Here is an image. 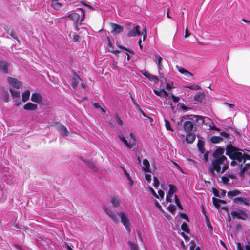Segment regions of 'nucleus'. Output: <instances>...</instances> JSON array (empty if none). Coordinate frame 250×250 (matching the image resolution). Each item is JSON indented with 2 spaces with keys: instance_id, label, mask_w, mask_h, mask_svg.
<instances>
[{
  "instance_id": "obj_47",
  "label": "nucleus",
  "mask_w": 250,
  "mask_h": 250,
  "mask_svg": "<svg viewBox=\"0 0 250 250\" xmlns=\"http://www.w3.org/2000/svg\"><path fill=\"white\" fill-rule=\"evenodd\" d=\"M141 73L144 76L147 78V79H149V77H150L151 74H150L148 72L146 71L145 70L141 71Z\"/></svg>"
},
{
  "instance_id": "obj_18",
  "label": "nucleus",
  "mask_w": 250,
  "mask_h": 250,
  "mask_svg": "<svg viewBox=\"0 0 250 250\" xmlns=\"http://www.w3.org/2000/svg\"><path fill=\"white\" fill-rule=\"evenodd\" d=\"M81 81L80 77L74 73V76L72 80V86L74 89H76L78 86L80 81Z\"/></svg>"
},
{
  "instance_id": "obj_64",
  "label": "nucleus",
  "mask_w": 250,
  "mask_h": 250,
  "mask_svg": "<svg viewBox=\"0 0 250 250\" xmlns=\"http://www.w3.org/2000/svg\"><path fill=\"white\" fill-rule=\"evenodd\" d=\"M21 104V102L19 100H15L14 101V105L15 106H19Z\"/></svg>"
},
{
  "instance_id": "obj_26",
  "label": "nucleus",
  "mask_w": 250,
  "mask_h": 250,
  "mask_svg": "<svg viewBox=\"0 0 250 250\" xmlns=\"http://www.w3.org/2000/svg\"><path fill=\"white\" fill-rule=\"evenodd\" d=\"M1 98L6 103H8L9 102V94L8 91L5 90L2 91Z\"/></svg>"
},
{
  "instance_id": "obj_35",
  "label": "nucleus",
  "mask_w": 250,
  "mask_h": 250,
  "mask_svg": "<svg viewBox=\"0 0 250 250\" xmlns=\"http://www.w3.org/2000/svg\"><path fill=\"white\" fill-rule=\"evenodd\" d=\"M205 221H206V225H207V227L208 228V229L212 231L213 229V227L211 225V224L210 221V217H208L207 215H206L205 216Z\"/></svg>"
},
{
  "instance_id": "obj_30",
  "label": "nucleus",
  "mask_w": 250,
  "mask_h": 250,
  "mask_svg": "<svg viewBox=\"0 0 250 250\" xmlns=\"http://www.w3.org/2000/svg\"><path fill=\"white\" fill-rule=\"evenodd\" d=\"M121 168L123 169L124 174L125 175L126 177L127 180L130 182V185L131 186H132L133 184V181L132 180V178L131 176H130L129 173L127 172V171L126 170L125 168L124 167H123L122 166H120Z\"/></svg>"
},
{
  "instance_id": "obj_45",
  "label": "nucleus",
  "mask_w": 250,
  "mask_h": 250,
  "mask_svg": "<svg viewBox=\"0 0 250 250\" xmlns=\"http://www.w3.org/2000/svg\"><path fill=\"white\" fill-rule=\"evenodd\" d=\"M170 97L173 102L175 103H178L180 100V97L176 96L173 94H171Z\"/></svg>"
},
{
  "instance_id": "obj_17",
  "label": "nucleus",
  "mask_w": 250,
  "mask_h": 250,
  "mask_svg": "<svg viewBox=\"0 0 250 250\" xmlns=\"http://www.w3.org/2000/svg\"><path fill=\"white\" fill-rule=\"evenodd\" d=\"M196 138L195 134L192 132H188L186 136V141L188 144H192Z\"/></svg>"
},
{
  "instance_id": "obj_1",
  "label": "nucleus",
  "mask_w": 250,
  "mask_h": 250,
  "mask_svg": "<svg viewBox=\"0 0 250 250\" xmlns=\"http://www.w3.org/2000/svg\"><path fill=\"white\" fill-rule=\"evenodd\" d=\"M226 154L231 159H234L239 163H241L240 166L241 167L247 160H250V155L246 154L241 149L232 146H227Z\"/></svg>"
},
{
  "instance_id": "obj_61",
  "label": "nucleus",
  "mask_w": 250,
  "mask_h": 250,
  "mask_svg": "<svg viewBox=\"0 0 250 250\" xmlns=\"http://www.w3.org/2000/svg\"><path fill=\"white\" fill-rule=\"evenodd\" d=\"M153 92L157 96H161L162 90L161 91H158V90L154 89Z\"/></svg>"
},
{
  "instance_id": "obj_62",
  "label": "nucleus",
  "mask_w": 250,
  "mask_h": 250,
  "mask_svg": "<svg viewBox=\"0 0 250 250\" xmlns=\"http://www.w3.org/2000/svg\"><path fill=\"white\" fill-rule=\"evenodd\" d=\"M154 203H155V206H156V207L158 209H162V207H161V206L160 205V204L159 203V202H158L157 201L155 200V201Z\"/></svg>"
},
{
  "instance_id": "obj_4",
  "label": "nucleus",
  "mask_w": 250,
  "mask_h": 250,
  "mask_svg": "<svg viewBox=\"0 0 250 250\" xmlns=\"http://www.w3.org/2000/svg\"><path fill=\"white\" fill-rule=\"evenodd\" d=\"M8 83L12 86V88L19 89L22 86V83L17 79L8 77L7 78Z\"/></svg>"
},
{
  "instance_id": "obj_49",
  "label": "nucleus",
  "mask_w": 250,
  "mask_h": 250,
  "mask_svg": "<svg viewBox=\"0 0 250 250\" xmlns=\"http://www.w3.org/2000/svg\"><path fill=\"white\" fill-rule=\"evenodd\" d=\"M221 137H223L224 138L228 139L229 137V134L225 131H222L220 133Z\"/></svg>"
},
{
  "instance_id": "obj_15",
  "label": "nucleus",
  "mask_w": 250,
  "mask_h": 250,
  "mask_svg": "<svg viewBox=\"0 0 250 250\" xmlns=\"http://www.w3.org/2000/svg\"><path fill=\"white\" fill-rule=\"evenodd\" d=\"M84 162V166L86 167L91 169L93 171L96 172L97 170V167H95L94 164L92 162L88 160H84L82 159Z\"/></svg>"
},
{
  "instance_id": "obj_2",
  "label": "nucleus",
  "mask_w": 250,
  "mask_h": 250,
  "mask_svg": "<svg viewBox=\"0 0 250 250\" xmlns=\"http://www.w3.org/2000/svg\"><path fill=\"white\" fill-rule=\"evenodd\" d=\"M229 163L227 157H223L222 158H213L211 161L208 171L211 175H215L217 173H224L229 168Z\"/></svg>"
},
{
  "instance_id": "obj_29",
  "label": "nucleus",
  "mask_w": 250,
  "mask_h": 250,
  "mask_svg": "<svg viewBox=\"0 0 250 250\" xmlns=\"http://www.w3.org/2000/svg\"><path fill=\"white\" fill-rule=\"evenodd\" d=\"M9 63H0V70L4 74H8V68Z\"/></svg>"
},
{
  "instance_id": "obj_37",
  "label": "nucleus",
  "mask_w": 250,
  "mask_h": 250,
  "mask_svg": "<svg viewBox=\"0 0 250 250\" xmlns=\"http://www.w3.org/2000/svg\"><path fill=\"white\" fill-rule=\"evenodd\" d=\"M226 175H223L221 178L222 182L225 184H228L229 182V179Z\"/></svg>"
},
{
  "instance_id": "obj_38",
  "label": "nucleus",
  "mask_w": 250,
  "mask_h": 250,
  "mask_svg": "<svg viewBox=\"0 0 250 250\" xmlns=\"http://www.w3.org/2000/svg\"><path fill=\"white\" fill-rule=\"evenodd\" d=\"M122 142L125 144V145L127 147L128 149H131L133 147V145L132 144L127 141L125 139Z\"/></svg>"
},
{
  "instance_id": "obj_55",
  "label": "nucleus",
  "mask_w": 250,
  "mask_h": 250,
  "mask_svg": "<svg viewBox=\"0 0 250 250\" xmlns=\"http://www.w3.org/2000/svg\"><path fill=\"white\" fill-rule=\"evenodd\" d=\"M180 108L184 111H188L189 109V108L186 106L184 104H182L180 105Z\"/></svg>"
},
{
  "instance_id": "obj_44",
  "label": "nucleus",
  "mask_w": 250,
  "mask_h": 250,
  "mask_svg": "<svg viewBox=\"0 0 250 250\" xmlns=\"http://www.w3.org/2000/svg\"><path fill=\"white\" fill-rule=\"evenodd\" d=\"M153 182H154L153 186L155 188H157V187H158L159 186L160 182H159V180L156 176H154L153 177Z\"/></svg>"
},
{
  "instance_id": "obj_60",
  "label": "nucleus",
  "mask_w": 250,
  "mask_h": 250,
  "mask_svg": "<svg viewBox=\"0 0 250 250\" xmlns=\"http://www.w3.org/2000/svg\"><path fill=\"white\" fill-rule=\"evenodd\" d=\"M237 250H244L240 242L237 243Z\"/></svg>"
},
{
  "instance_id": "obj_27",
  "label": "nucleus",
  "mask_w": 250,
  "mask_h": 250,
  "mask_svg": "<svg viewBox=\"0 0 250 250\" xmlns=\"http://www.w3.org/2000/svg\"><path fill=\"white\" fill-rule=\"evenodd\" d=\"M176 67L178 69L179 72H180L181 74H184L185 76L187 77L192 76V74L190 72L186 70L184 68L178 66H176Z\"/></svg>"
},
{
  "instance_id": "obj_9",
  "label": "nucleus",
  "mask_w": 250,
  "mask_h": 250,
  "mask_svg": "<svg viewBox=\"0 0 250 250\" xmlns=\"http://www.w3.org/2000/svg\"><path fill=\"white\" fill-rule=\"evenodd\" d=\"M225 150L223 148L218 147L212 153L213 158H222L223 157H226L223 155Z\"/></svg>"
},
{
  "instance_id": "obj_39",
  "label": "nucleus",
  "mask_w": 250,
  "mask_h": 250,
  "mask_svg": "<svg viewBox=\"0 0 250 250\" xmlns=\"http://www.w3.org/2000/svg\"><path fill=\"white\" fill-rule=\"evenodd\" d=\"M122 142L125 144V145L127 147L128 149H131L133 147V145L132 144L127 141L125 139Z\"/></svg>"
},
{
  "instance_id": "obj_5",
  "label": "nucleus",
  "mask_w": 250,
  "mask_h": 250,
  "mask_svg": "<svg viewBox=\"0 0 250 250\" xmlns=\"http://www.w3.org/2000/svg\"><path fill=\"white\" fill-rule=\"evenodd\" d=\"M119 216L120 217L121 221L123 225L125 226L126 230L128 231V232H130V222L125 212L121 211L119 213Z\"/></svg>"
},
{
  "instance_id": "obj_41",
  "label": "nucleus",
  "mask_w": 250,
  "mask_h": 250,
  "mask_svg": "<svg viewBox=\"0 0 250 250\" xmlns=\"http://www.w3.org/2000/svg\"><path fill=\"white\" fill-rule=\"evenodd\" d=\"M165 126L167 130L173 131L170 126V122L167 119H165Z\"/></svg>"
},
{
  "instance_id": "obj_13",
  "label": "nucleus",
  "mask_w": 250,
  "mask_h": 250,
  "mask_svg": "<svg viewBox=\"0 0 250 250\" xmlns=\"http://www.w3.org/2000/svg\"><path fill=\"white\" fill-rule=\"evenodd\" d=\"M31 100L33 102L40 103L42 101V97L41 94L35 92L32 93Z\"/></svg>"
},
{
  "instance_id": "obj_19",
  "label": "nucleus",
  "mask_w": 250,
  "mask_h": 250,
  "mask_svg": "<svg viewBox=\"0 0 250 250\" xmlns=\"http://www.w3.org/2000/svg\"><path fill=\"white\" fill-rule=\"evenodd\" d=\"M58 130L60 134L63 136H67L69 134V132L64 125H61L58 127Z\"/></svg>"
},
{
  "instance_id": "obj_8",
  "label": "nucleus",
  "mask_w": 250,
  "mask_h": 250,
  "mask_svg": "<svg viewBox=\"0 0 250 250\" xmlns=\"http://www.w3.org/2000/svg\"><path fill=\"white\" fill-rule=\"evenodd\" d=\"M169 189L166 196V200L167 202H170L171 201V198L173 197V194L177 191V188L173 184H169Z\"/></svg>"
},
{
  "instance_id": "obj_52",
  "label": "nucleus",
  "mask_w": 250,
  "mask_h": 250,
  "mask_svg": "<svg viewBox=\"0 0 250 250\" xmlns=\"http://www.w3.org/2000/svg\"><path fill=\"white\" fill-rule=\"evenodd\" d=\"M168 96V93L164 89H162V93H161V97H167Z\"/></svg>"
},
{
  "instance_id": "obj_42",
  "label": "nucleus",
  "mask_w": 250,
  "mask_h": 250,
  "mask_svg": "<svg viewBox=\"0 0 250 250\" xmlns=\"http://www.w3.org/2000/svg\"><path fill=\"white\" fill-rule=\"evenodd\" d=\"M168 210L172 214H173L175 212V211L176 210V207L174 205L170 204L168 207H167Z\"/></svg>"
},
{
  "instance_id": "obj_16",
  "label": "nucleus",
  "mask_w": 250,
  "mask_h": 250,
  "mask_svg": "<svg viewBox=\"0 0 250 250\" xmlns=\"http://www.w3.org/2000/svg\"><path fill=\"white\" fill-rule=\"evenodd\" d=\"M37 105L31 102L26 103L23 106V109L24 110L28 111H34L37 109Z\"/></svg>"
},
{
  "instance_id": "obj_32",
  "label": "nucleus",
  "mask_w": 250,
  "mask_h": 250,
  "mask_svg": "<svg viewBox=\"0 0 250 250\" xmlns=\"http://www.w3.org/2000/svg\"><path fill=\"white\" fill-rule=\"evenodd\" d=\"M181 228L183 231L187 233H189L190 232V229L188 228V224L185 222L182 224Z\"/></svg>"
},
{
  "instance_id": "obj_57",
  "label": "nucleus",
  "mask_w": 250,
  "mask_h": 250,
  "mask_svg": "<svg viewBox=\"0 0 250 250\" xmlns=\"http://www.w3.org/2000/svg\"><path fill=\"white\" fill-rule=\"evenodd\" d=\"M145 178L148 182H150L151 180V176L149 174H146Z\"/></svg>"
},
{
  "instance_id": "obj_6",
  "label": "nucleus",
  "mask_w": 250,
  "mask_h": 250,
  "mask_svg": "<svg viewBox=\"0 0 250 250\" xmlns=\"http://www.w3.org/2000/svg\"><path fill=\"white\" fill-rule=\"evenodd\" d=\"M231 214L233 218L245 220L247 218V214L246 210H242L240 212L232 211Z\"/></svg>"
},
{
  "instance_id": "obj_14",
  "label": "nucleus",
  "mask_w": 250,
  "mask_h": 250,
  "mask_svg": "<svg viewBox=\"0 0 250 250\" xmlns=\"http://www.w3.org/2000/svg\"><path fill=\"white\" fill-rule=\"evenodd\" d=\"M233 202L241 205H249V201L244 197H236L233 200Z\"/></svg>"
},
{
  "instance_id": "obj_43",
  "label": "nucleus",
  "mask_w": 250,
  "mask_h": 250,
  "mask_svg": "<svg viewBox=\"0 0 250 250\" xmlns=\"http://www.w3.org/2000/svg\"><path fill=\"white\" fill-rule=\"evenodd\" d=\"M148 79L150 81L153 82L155 83H157L159 81L157 76L153 75L152 74L150 75V77Z\"/></svg>"
},
{
  "instance_id": "obj_46",
  "label": "nucleus",
  "mask_w": 250,
  "mask_h": 250,
  "mask_svg": "<svg viewBox=\"0 0 250 250\" xmlns=\"http://www.w3.org/2000/svg\"><path fill=\"white\" fill-rule=\"evenodd\" d=\"M179 215L182 218L186 220L188 222L189 221L188 216L186 213L180 212L179 213Z\"/></svg>"
},
{
  "instance_id": "obj_12",
  "label": "nucleus",
  "mask_w": 250,
  "mask_h": 250,
  "mask_svg": "<svg viewBox=\"0 0 250 250\" xmlns=\"http://www.w3.org/2000/svg\"><path fill=\"white\" fill-rule=\"evenodd\" d=\"M193 128V124L190 121H187L184 123L183 129L186 132H191Z\"/></svg>"
},
{
  "instance_id": "obj_59",
  "label": "nucleus",
  "mask_w": 250,
  "mask_h": 250,
  "mask_svg": "<svg viewBox=\"0 0 250 250\" xmlns=\"http://www.w3.org/2000/svg\"><path fill=\"white\" fill-rule=\"evenodd\" d=\"M116 120V121H117V123L119 125H123V123L122 120L118 116H117Z\"/></svg>"
},
{
  "instance_id": "obj_63",
  "label": "nucleus",
  "mask_w": 250,
  "mask_h": 250,
  "mask_svg": "<svg viewBox=\"0 0 250 250\" xmlns=\"http://www.w3.org/2000/svg\"><path fill=\"white\" fill-rule=\"evenodd\" d=\"M158 194L161 198H164V195H165V193L163 191H162V190H159Z\"/></svg>"
},
{
  "instance_id": "obj_33",
  "label": "nucleus",
  "mask_w": 250,
  "mask_h": 250,
  "mask_svg": "<svg viewBox=\"0 0 250 250\" xmlns=\"http://www.w3.org/2000/svg\"><path fill=\"white\" fill-rule=\"evenodd\" d=\"M223 140V138L221 136H213L210 138V141L214 144L218 143Z\"/></svg>"
},
{
  "instance_id": "obj_25",
  "label": "nucleus",
  "mask_w": 250,
  "mask_h": 250,
  "mask_svg": "<svg viewBox=\"0 0 250 250\" xmlns=\"http://www.w3.org/2000/svg\"><path fill=\"white\" fill-rule=\"evenodd\" d=\"M18 90V89L16 90L15 89L12 88L9 89V92H10L13 99L20 97V92Z\"/></svg>"
},
{
  "instance_id": "obj_23",
  "label": "nucleus",
  "mask_w": 250,
  "mask_h": 250,
  "mask_svg": "<svg viewBox=\"0 0 250 250\" xmlns=\"http://www.w3.org/2000/svg\"><path fill=\"white\" fill-rule=\"evenodd\" d=\"M240 193L241 192L239 190L235 189L229 191L227 193V196L229 198L232 199L234 197L239 195Z\"/></svg>"
},
{
  "instance_id": "obj_3",
  "label": "nucleus",
  "mask_w": 250,
  "mask_h": 250,
  "mask_svg": "<svg viewBox=\"0 0 250 250\" xmlns=\"http://www.w3.org/2000/svg\"><path fill=\"white\" fill-rule=\"evenodd\" d=\"M81 11V14L83 15L82 18L80 20V15L76 13H72L68 15L67 16L69 18L72 19L73 21V25L76 31L79 30V26L81 24L84 18V12L83 9H80Z\"/></svg>"
},
{
  "instance_id": "obj_24",
  "label": "nucleus",
  "mask_w": 250,
  "mask_h": 250,
  "mask_svg": "<svg viewBox=\"0 0 250 250\" xmlns=\"http://www.w3.org/2000/svg\"><path fill=\"white\" fill-rule=\"evenodd\" d=\"M51 6L54 9L58 10L62 7V4L58 0H51Z\"/></svg>"
},
{
  "instance_id": "obj_28",
  "label": "nucleus",
  "mask_w": 250,
  "mask_h": 250,
  "mask_svg": "<svg viewBox=\"0 0 250 250\" xmlns=\"http://www.w3.org/2000/svg\"><path fill=\"white\" fill-rule=\"evenodd\" d=\"M30 95V92L29 90H26L24 91L22 94V101L23 102L27 101L29 99Z\"/></svg>"
},
{
  "instance_id": "obj_40",
  "label": "nucleus",
  "mask_w": 250,
  "mask_h": 250,
  "mask_svg": "<svg viewBox=\"0 0 250 250\" xmlns=\"http://www.w3.org/2000/svg\"><path fill=\"white\" fill-rule=\"evenodd\" d=\"M122 142L125 144V145L127 147L128 149H131L133 147V145L132 144L127 141L125 139Z\"/></svg>"
},
{
  "instance_id": "obj_56",
  "label": "nucleus",
  "mask_w": 250,
  "mask_h": 250,
  "mask_svg": "<svg viewBox=\"0 0 250 250\" xmlns=\"http://www.w3.org/2000/svg\"><path fill=\"white\" fill-rule=\"evenodd\" d=\"M162 58L159 55H155V58H154V61H156L157 60H158V62H161V61H162Z\"/></svg>"
},
{
  "instance_id": "obj_21",
  "label": "nucleus",
  "mask_w": 250,
  "mask_h": 250,
  "mask_svg": "<svg viewBox=\"0 0 250 250\" xmlns=\"http://www.w3.org/2000/svg\"><path fill=\"white\" fill-rule=\"evenodd\" d=\"M143 164L144 167H143V169L144 171L146 172H150V164L149 161L146 159H145L143 161Z\"/></svg>"
},
{
  "instance_id": "obj_36",
  "label": "nucleus",
  "mask_w": 250,
  "mask_h": 250,
  "mask_svg": "<svg viewBox=\"0 0 250 250\" xmlns=\"http://www.w3.org/2000/svg\"><path fill=\"white\" fill-rule=\"evenodd\" d=\"M174 198L176 205L178 206L179 209L182 210L183 209V207L181 204L179 199L178 198V196L176 195H175Z\"/></svg>"
},
{
  "instance_id": "obj_11",
  "label": "nucleus",
  "mask_w": 250,
  "mask_h": 250,
  "mask_svg": "<svg viewBox=\"0 0 250 250\" xmlns=\"http://www.w3.org/2000/svg\"><path fill=\"white\" fill-rule=\"evenodd\" d=\"M140 26L139 25L136 26L135 27L133 28L131 31H130L127 33V36L128 37H135L136 36H139L141 35V32L140 31Z\"/></svg>"
},
{
  "instance_id": "obj_58",
  "label": "nucleus",
  "mask_w": 250,
  "mask_h": 250,
  "mask_svg": "<svg viewBox=\"0 0 250 250\" xmlns=\"http://www.w3.org/2000/svg\"><path fill=\"white\" fill-rule=\"evenodd\" d=\"M79 38L80 36L78 35L74 34L73 37V41L74 42H77L78 41Z\"/></svg>"
},
{
  "instance_id": "obj_7",
  "label": "nucleus",
  "mask_w": 250,
  "mask_h": 250,
  "mask_svg": "<svg viewBox=\"0 0 250 250\" xmlns=\"http://www.w3.org/2000/svg\"><path fill=\"white\" fill-rule=\"evenodd\" d=\"M111 27V32L113 35H117L123 31V26L114 23L110 24Z\"/></svg>"
},
{
  "instance_id": "obj_10",
  "label": "nucleus",
  "mask_w": 250,
  "mask_h": 250,
  "mask_svg": "<svg viewBox=\"0 0 250 250\" xmlns=\"http://www.w3.org/2000/svg\"><path fill=\"white\" fill-rule=\"evenodd\" d=\"M104 210L115 222H118L119 214L113 212L106 207L104 208Z\"/></svg>"
},
{
  "instance_id": "obj_20",
  "label": "nucleus",
  "mask_w": 250,
  "mask_h": 250,
  "mask_svg": "<svg viewBox=\"0 0 250 250\" xmlns=\"http://www.w3.org/2000/svg\"><path fill=\"white\" fill-rule=\"evenodd\" d=\"M121 201L120 199L117 198L115 196H111V203L113 206L115 208L120 207Z\"/></svg>"
},
{
  "instance_id": "obj_51",
  "label": "nucleus",
  "mask_w": 250,
  "mask_h": 250,
  "mask_svg": "<svg viewBox=\"0 0 250 250\" xmlns=\"http://www.w3.org/2000/svg\"><path fill=\"white\" fill-rule=\"evenodd\" d=\"M15 247L18 250H26V249L23 247V246L19 245V244H15Z\"/></svg>"
},
{
  "instance_id": "obj_31",
  "label": "nucleus",
  "mask_w": 250,
  "mask_h": 250,
  "mask_svg": "<svg viewBox=\"0 0 250 250\" xmlns=\"http://www.w3.org/2000/svg\"><path fill=\"white\" fill-rule=\"evenodd\" d=\"M127 244L129 246L130 250H139V246L137 244L129 241L127 242Z\"/></svg>"
},
{
  "instance_id": "obj_22",
  "label": "nucleus",
  "mask_w": 250,
  "mask_h": 250,
  "mask_svg": "<svg viewBox=\"0 0 250 250\" xmlns=\"http://www.w3.org/2000/svg\"><path fill=\"white\" fill-rule=\"evenodd\" d=\"M205 94L203 92H198L194 96V100L198 102H202L205 98Z\"/></svg>"
},
{
  "instance_id": "obj_48",
  "label": "nucleus",
  "mask_w": 250,
  "mask_h": 250,
  "mask_svg": "<svg viewBox=\"0 0 250 250\" xmlns=\"http://www.w3.org/2000/svg\"><path fill=\"white\" fill-rule=\"evenodd\" d=\"M205 142L204 141L201 140H199L197 143V147L198 149L201 147H203L204 146Z\"/></svg>"
},
{
  "instance_id": "obj_50",
  "label": "nucleus",
  "mask_w": 250,
  "mask_h": 250,
  "mask_svg": "<svg viewBox=\"0 0 250 250\" xmlns=\"http://www.w3.org/2000/svg\"><path fill=\"white\" fill-rule=\"evenodd\" d=\"M208 156H209V152H206L204 154V156H203V160L205 161V162H207L208 161Z\"/></svg>"
},
{
  "instance_id": "obj_53",
  "label": "nucleus",
  "mask_w": 250,
  "mask_h": 250,
  "mask_svg": "<svg viewBox=\"0 0 250 250\" xmlns=\"http://www.w3.org/2000/svg\"><path fill=\"white\" fill-rule=\"evenodd\" d=\"M162 63H157V67L158 68L159 70V73L160 75H162L163 73L162 72Z\"/></svg>"
},
{
  "instance_id": "obj_34",
  "label": "nucleus",
  "mask_w": 250,
  "mask_h": 250,
  "mask_svg": "<svg viewBox=\"0 0 250 250\" xmlns=\"http://www.w3.org/2000/svg\"><path fill=\"white\" fill-rule=\"evenodd\" d=\"M185 87L193 90H199L201 89V87L199 85L196 84L186 85Z\"/></svg>"
},
{
  "instance_id": "obj_54",
  "label": "nucleus",
  "mask_w": 250,
  "mask_h": 250,
  "mask_svg": "<svg viewBox=\"0 0 250 250\" xmlns=\"http://www.w3.org/2000/svg\"><path fill=\"white\" fill-rule=\"evenodd\" d=\"M149 190L151 192V193H152V194L155 197H156V198H159V197L157 195V194H156V193L155 192V191L154 190V189L151 188H149Z\"/></svg>"
}]
</instances>
